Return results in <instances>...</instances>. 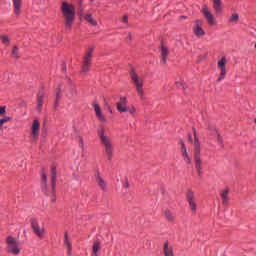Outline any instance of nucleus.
Instances as JSON below:
<instances>
[{
    "label": "nucleus",
    "mask_w": 256,
    "mask_h": 256,
    "mask_svg": "<svg viewBox=\"0 0 256 256\" xmlns=\"http://www.w3.org/2000/svg\"><path fill=\"white\" fill-rule=\"evenodd\" d=\"M164 215H165L167 221H175V216L173 215V213L171 211L166 210L164 212Z\"/></svg>",
    "instance_id": "29"
},
{
    "label": "nucleus",
    "mask_w": 256,
    "mask_h": 256,
    "mask_svg": "<svg viewBox=\"0 0 256 256\" xmlns=\"http://www.w3.org/2000/svg\"><path fill=\"white\" fill-rule=\"evenodd\" d=\"M225 65H227V59L223 57L218 62V69L220 70V76L218 78L219 82L223 81V79H225V76L227 75V69L225 68Z\"/></svg>",
    "instance_id": "10"
},
{
    "label": "nucleus",
    "mask_w": 256,
    "mask_h": 256,
    "mask_svg": "<svg viewBox=\"0 0 256 256\" xmlns=\"http://www.w3.org/2000/svg\"><path fill=\"white\" fill-rule=\"evenodd\" d=\"M31 226L35 235L38 236L39 239H43V237H45V227L41 226L37 220H32Z\"/></svg>",
    "instance_id": "9"
},
{
    "label": "nucleus",
    "mask_w": 256,
    "mask_h": 256,
    "mask_svg": "<svg viewBox=\"0 0 256 256\" xmlns=\"http://www.w3.org/2000/svg\"><path fill=\"white\" fill-rule=\"evenodd\" d=\"M0 115H5V106L0 107Z\"/></svg>",
    "instance_id": "36"
},
{
    "label": "nucleus",
    "mask_w": 256,
    "mask_h": 256,
    "mask_svg": "<svg viewBox=\"0 0 256 256\" xmlns=\"http://www.w3.org/2000/svg\"><path fill=\"white\" fill-rule=\"evenodd\" d=\"M69 89L70 91L66 93V97H68V99H73L74 95H77V92L74 87H70Z\"/></svg>",
    "instance_id": "31"
},
{
    "label": "nucleus",
    "mask_w": 256,
    "mask_h": 256,
    "mask_svg": "<svg viewBox=\"0 0 256 256\" xmlns=\"http://www.w3.org/2000/svg\"><path fill=\"white\" fill-rule=\"evenodd\" d=\"M164 255L173 256V247L169 246V242L164 243Z\"/></svg>",
    "instance_id": "26"
},
{
    "label": "nucleus",
    "mask_w": 256,
    "mask_h": 256,
    "mask_svg": "<svg viewBox=\"0 0 256 256\" xmlns=\"http://www.w3.org/2000/svg\"><path fill=\"white\" fill-rule=\"evenodd\" d=\"M98 137L100 139L101 144L104 147L105 155H106L108 161H111V159L113 158V153L115 151V147L113 146V141L107 135V132L104 127H101L98 130Z\"/></svg>",
    "instance_id": "1"
},
{
    "label": "nucleus",
    "mask_w": 256,
    "mask_h": 256,
    "mask_svg": "<svg viewBox=\"0 0 256 256\" xmlns=\"http://www.w3.org/2000/svg\"><path fill=\"white\" fill-rule=\"evenodd\" d=\"M57 184V170L55 165H52L51 167V185H52V191H55V185Z\"/></svg>",
    "instance_id": "16"
},
{
    "label": "nucleus",
    "mask_w": 256,
    "mask_h": 256,
    "mask_svg": "<svg viewBox=\"0 0 256 256\" xmlns=\"http://www.w3.org/2000/svg\"><path fill=\"white\" fill-rule=\"evenodd\" d=\"M228 23L230 25H237L239 23V14L233 13L229 18H228Z\"/></svg>",
    "instance_id": "24"
},
{
    "label": "nucleus",
    "mask_w": 256,
    "mask_h": 256,
    "mask_svg": "<svg viewBox=\"0 0 256 256\" xmlns=\"http://www.w3.org/2000/svg\"><path fill=\"white\" fill-rule=\"evenodd\" d=\"M194 145H195V149H194V163H195V168L197 170L198 175H201V171H203V160H201V148H199V139L197 138V136L195 135V139H194Z\"/></svg>",
    "instance_id": "4"
},
{
    "label": "nucleus",
    "mask_w": 256,
    "mask_h": 256,
    "mask_svg": "<svg viewBox=\"0 0 256 256\" xmlns=\"http://www.w3.org/2000/svg\"><path fill=\"white\" fill-rule=\"evenodd\" d=\"M93 51H95V48L93 47L86 51L83 59L82 73H87L89 71V68L91 67V59L93 58Z\"/></svg>",
    "instance_id": "5"
},
{
    "label": "nucleus",
    "mask_w": 256,
    "mask_h": 256,
    "mask_svg": "<svg viewBox=\"0 0 256 256\" xmlns=\"http://www.w3.org/2000/svg\"><path fill=\"white\" fill-rule=\"evenodd\" d=\"M122 21L123 23H127V21H129V17L127 15H124Z\"/></svg>",
    "instance_id": "37"
},
{
    "label": "nucleus",
    "mask_w": 256,
    "mask_h": 256,
    "mask_svg": "<svg viewBox=\"0 0 256 256\" xmlns=\"http://www.w3.org/2000/svg\"><path fill=\"white\" fill-rule=\"evenodd\" d=\"M180 85H182V87H183V84H182V83H180Z\"/></svg>",
    "instance_id": "44"
},
{
    "label": "nucleus",
    "mask_w": 256,
    "mask_h": 256,
    "mask_svg": "<svg viewBox=\"0 0 256 256\" xmlns=\"http://www.w3.org/2000/svg\"><path fill=\"white\" fill-rule=\"evenodd\" d=\"M116 109L119 113H127L129 111L126 97H120V101L116 103Z\"/></svg>",
    "instance_id": "11"
},
{
    "label": "nucleus",
    "mask_w": 256,
    "mask_h": 256,
    "mask_svg": "<svg viewBox=\"0 0 256 256\" xmlns=\"http://www.w3.org/2000/svg\"><path fill=\"white\" fill-rule=\"evenodd\" d=\"M189 141L190 143H193V138L191 136H189Z\"/></svg>",
    "instance_id": "38"
},
{
    "label": "nucleus",
    "mask_w": 256,
    "mask_h": 256,
    "mask_svg": "<svg viewBox=\"0 0 256 256\" xmlns=\"http://www.w3.org/2000/svg\"><path fill=\"white\" fill-rule=\"evenodd\" d=\"M161 55H162L161 63H163V65H165V63H167V55H169V49L165 46H162L161 47Z\"/></svg>",
    "instance_id": "23"
},
{
    "label": "nucleus",
    "mask_w": 256,
    "mask_h": 256,
    "mask_svg": "<svg viewBox=\"0 0 256 256\" xmlns=\"http://www.w3.org/2000/svg\"><path fill=\"white\" fill-rule=\"evenodd\" d=\"M0 40L2 41L3 45H9V43H11L9 36L7 35H1Z\"/></svg>",
    "instance_id": "32"
},
{
    "label": "nucleus",
    "mask_w": 256,
    "mask_h": 256,
    "mask_svg": "<svg viewBox=\"0 0 256 256\" xmlns=\"http://www.w3.org/2000/svg\"><path fill=\"white\" fill-rule=\"evenodd\" d=\"M85 19L90 25H93V27L97 26V21L93 19V16L91 14H86Z\"/></svg>",
    "instance_id": "27"
},
{
    "label": "nucleus",
    "mask_w": 256,
    "mask_h": 256,
    "mask_svg": "<svg viewBox=\"0 0 256 256\" xmlns=\"http://www.w3.org/2000/svg\"><path fill=\"white\" fill-rule=\"evenodd\" d=\"M61 99V87L56 89V101L54 103V107L57 108L59 107V100Z\"/></svg>",
    "instance_id": "28"
},
{
    "label": "nucleus",
    "mask_w": 256,
    "mask_h": 256,
    "mask_svg": "<svg viewBox=\"0 0 256 256\" xmlns=\"http://www.w3.org/2000/svg\"><path fill=\"white\" fill-rule=\"evenodd\" d=\"M12 55H13V57H15L16 59H19V47H17V46H14V47H13Z\"/></svg>",
    "instance_id": "33"
},
{
    "label": "nucleus",
    "mask_w": 256,
    "mask_h": 256,
    "mask_svg": "<svg viewBox=\"0 0 256 256\" xmlns=\"http://www.w3.org/2000/svg\"><path fill=\"white\" fill-rule=\"evenodd\" d=\"M181 145H182V149H183L182 157L184 158L185 163L190 165L191 157H189V153L187 152V148L185 147V143L183 141H181Z\"/></svg>",
    "instance_id": "18"
},
{
    "label": "nucleus",
    "mask_w": 256,
    "mask_h": 256,
    "mask_svg": "<svg viewBox=\"0 0 256 256\" xmlns=\"http://www.w3.org/2000/svg\"><path fill=\"white\" fill-rule=\"evenodd\" d=\"M130 77L134 87H136V92L138 93L140 99H145V90L143 89L145 78H143V76H139L135 69L130 71Z\"/></svg>",
    "instance_id": "3"
},
{
    "label": "nucleus",
    "mask_w": 256,
    "mask_h": 256,
    "mask_svg": "<svg viewBox=\"0 0 256 256\" xmlns=\"http://www.w3.org/2000/svg\"><path fill=\"white\" fill-rule=\"evenodd\" d=\"M212 1H213V9L215 13H221L223 2H221V0H212Z\"/></svg>",
    "instance_id": "22"
},
{
    "label": "nucleus",
    "mask_w": 256,
    "mask_h": 256,
    "mask_svg": "<svg viewBox=\"0 0 256 256\" xmlns=\"http://www.w3.org/2000/svg\"><path fill=\"white\" fill-rule=\"evenodd\" d=\"M99 251H101V241L96 240L92 246V256H99Z\"/></svg>",
    "instance_id": "19"
},
{
    "label": "nucleus",
    "mask_w": 256,
    "mask_h": 256,
    "mask_svg": "<svg viewBox=\"0 0 256 256\" xmlns=\"http://www.w3.org/2000/svg\"><path fill=\"white\" fill-rule=\"evenodd\" d=\"M130 113V115H135V113H137V108H135V106H128V111Z\"/></svg>",
    "instance_id": "35"
},
{
    "label": "nucleus",
    "mask_w": 256,
    "mask_h": 256,
    "mask_svg": "<svg viewBox=\"0 0 256 256\" xmlns=\"http://www.w3.org/2000/svg\"><path fill=\"white\" fill-rule=\"evenodd\" d=\"M41 131V123L39 120H34L31 126L30 137L32 141L39 139V133Z\"/></svg>",
    "instance_id": "8"
},
{
    "label": "nucleus",
    "mask_w": 256,
    "mask_h": 256,
    "mask_svg": "<svg viewBox=\"0 0 256 256\" xmlns=\"http://www.w3.org/2000/svg\"><path fill=\"white\" fill-rule=\"evenodd\" d=\"M62 17L64 19V25L66 29L70 31L75 23V6L67 2H63L61 5Z\"/></svg>",
    "instance_id": "2"
},
{
    "label": "nucleus",
    "mask_w": 256,
    "mask_h": 256,
    "mask_svg": "<svg viewBox=\"0 0 256 256\" xmlns=\"http://www.w3.org/2000/svg\"><path fill=\"white\" fill-rule=\"evenodd\" d=\"M194 35H196V37H203V35H205V30H203V20L195 21Z\"/></svg>",
    "instance_id": "13"
},
{
    "label": "nucleus",
    "mask_w": 256,
    "mask_h": 256,
    "mask_svg": "<svg viewBox=\"0 0 256 256\" xmlns=\"http://www.w3.org/2000/svg\"><path fill=\"white\" fill-rule=\"evenodd\" d=\"M202 13L208 24L215 25V16H213V13L209 11V8L207 6H203Z\"/></svg>",
    "instance_id": "12"
},
{
    "label": "nucleus",
    "mask_w": 256,
    "mask_h": 256,
    "mask_svg": "<svg viewBox=\"0 0 256 256\" xmlns=\"http://www.w3.org/2000/svg\"><path fill=\"white\" fill-rule=\"evenodd\" d=\"M128 39L129 41H131V34H128Z\"/></svg>",
    "instance_id": "40"
},
{
    "label": "nucleus",
    "mask_w": 256,
    "mask_h": 256,
    "mask_svg": "<svg viewBox=\"0 0 256 256\" xmlns=\"http://www.w3.org/2000/svg\"><path fill=\"white\" fill-rule=\"evenodd\" d=\"M92 107L94 109L96 118L100 123H107V117L103 115V110L97 101L92 102Z\"/></svg>",
    "instance_id": "7"
},
{
    "label": "nucleus",
    "mask_w": 256,
    "mask_h": 256,
    "mask_svg": "<svg viewBox=\"0 0 256 256\" xmlns=\"http://www.w3.org/2000/svg\"><path fill=\"white\" fill-rule=\"evenodd\" d=\"M42 189L43 191H47V174L42 173Z\"/></svg>",
    "instance_id": "30"
},
{
    "label": "nucleus",
    "mask_w": 256,
    "mask_h": 256,
    "mask_svg": "<svg viewBox=\"0 0 256 256\" xmlns=\"http://www.w3.org/2000/svg\"><path fill=\"white\" fill-rule=\"evenodd\" d=\"M9 121H11V118L7 117V116L0 119V129H1V127H3V125H5V123H9Z\"/></svg>",
    "instance_id": "34"
},
{
    "label": "nucleus",
    "mask_w": 256,
    "mask_h": 256,
    "mask_svg": "<svg viewBox=\"0 0 256 256\" xmlns=\"http://www.w3.org/2000/svg\"><path fill=\"white\" fill-rule=\"evenodd\" d=\"M6 243L8 245L9 253H12V255H19V253H21V250L19 249V244L17 243V240H15V238L9 236L6 239Z\"/></svg>",
    "instance_id": "6"
},
{
    "label": "nucleus",
    "mask_w": 256,
    "mask_h": 256,
    "mask_svg": "<svg viewBox=\"0 0 256 256\" xmlns=\"http://www.w3.org/2000/svg\"><path fill=\"white\" fill-rule=\"evenodd\" d=\"M182 17V19H185V16H181Z\"/></svg>",
    "instance_id": "43"
},
{
    "label": "nucleus",
    "mask_w": 256,
    "mask_h": 256,
    "mask_svg": "<svg viewBox=\"0 0 256 256\" xmlns=\"http://www.w3.org/2000/svg\"><path fill=\"white\" fill-rule=\"evenodd\" d=\"M218 140L221 141V137L220 136H218Z\"/></svg>",
    "instance_id": "42"
},
{
    "label": "nucleus",
    "mask_w": 256,
    "mask_h": 256,
    "mask_svg": "<svg viewBox=\"0 0 256 256\" xmlns=\"http://www.w3.org/2000/svg\"><path fill=\"white\" fill-rule=\"evenodd\" d=\"M124 187H129V182H126L125 184H124Z\"/></svg>",
    "instance_id": "39"
},
{
    "label": "nucleus",
    "mask_w": 256,
    "mask_h": 256,
    "mask_svg": "<svg viewBox=\"0 0 256 256\" xmlns=\"http://www.w3.org/2000/svg\"><path fill=\"white\" fill-rule=\"evenodd\" d=\"M80 147H83V142L80 143Z\"/></svg>",
    "instance_id": "41"
},
{
    "label": "nucleus",
    "mask_w": 256,
    "mask_h": 256,
    "mask_svg": "<svg viewBox=\"0 0 256 256\" xmlns=\"http://www.w3.org/2000/svg\"><path fill=\"white\" fill-rule=\"evenodd\" d=\"M44 99H45V93L39 92L37 95V106H36V111H38V113H41V111L43 109V100Z\"/></svg>",
    "instance_id": "15"
},
{
    "label": "nucleus",
    "mask_w": 256,
    "mask_h": 256,
    "mask_svg": "<svg viewBox=\"0 0 256 256\" xmlns=\"http://www.w3.org/2000/svg\"><path fill=\"white\" fill-rule=\"evenodd\" d=\"M96 183L101 187L102 189H105L107 187V184L105 183V180L101 178V174L99 172L96 173Z\"/></svg>",
    "instance_id": "25"
},
{
    "label": "nucleus",
    "mask_w": 256,
    "mask_h": 256,
    "mask_svg": "<svg viewBox=\"0 0 256 256\" xmlns=\"http://www.w3.org/2000/svg\"><path fill=\"white\" fill-rule=\"evenodd\" d=\"M187 201L189 203L191 211L195 213L197 211V203L195 202V194H193L192 191H188L187 195Z\"/></svg>",
    "instance_id": "14"
},
{
    "label": "nucleus",
    "mask_w": 256,
    "mask_h": 256,
    "mask_svg": "<svg viewBox=\"0 0 256 256\" xmlns=\"http://www.w3.org/2000/svg\"><path fill=\"white\" fill-rule=\"evenodd\" d=\"M220 197L223 205H229V188H225L220 192Z\"/></svg>",
    "instance_id": "17"
},
{
    "label": "nucleus",
    "mask_w": 256,
    "mask_h": 256,
    "mask_svg": "<svg viewBox=\"0 0 256 256\" xmlns=\"http://www.w3.org/2000/svg\"><path fill=\"white\" fill-rule=\"evenodd\" d=\"M64 243L68 250V255H71V251H73V246L71 245V242H69V234L67 232L64 234Z\"/></svg>",
    "instance_id": "21"
},
{
    "label": "nucleus",
    "mask_w": 256,
    "mask_h": 256,
    "mask_svg": "<svg viewBox=\"0 0 256 256\" xmlns=\"http://www.w3.org/2000/svg\"><path fill=\"white\" fill-rule=\"evenodd\" d=\"M12 1L14 5L15 15H21V5H23V3L21 2V0H12Z\"/></svg>",
    "instance_id": "20"
}]
</instances>
